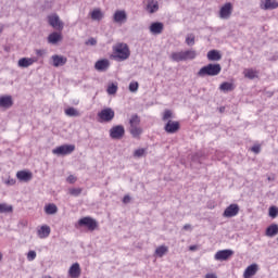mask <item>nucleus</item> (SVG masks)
Wrapping results in <instances>:
<instances>
[{
  "label": "nucleus",
  "mask_w": 278,
  "mask_h": 278,
  "mask_svg": "<svg viewBox=\"0 0 278 278\" xmlns=\"http://www.w3.org/2000/svg\"><path fill=\"white\" fill-rule=\"evenodd\" d=\"M113 58L117 62H125V60H129V55H131V51H129V46L123 42L113 46Z\"/></svg>",
  "instance_id": "obj_1"
},
{
  "label": "nucleus",
  "mask_w": 278,
  "mask_h": 278,
  "mask_svg": "<svg viewBox=\"0 0 278 278\" xmlns=\"http://www.w3.org/2000/svg\"><path fill=\"white\" fill-rule=\"evenodd\" d=\"M223 71V66L218 63H210L198 72V77H216L217 75H220V72Z\"/></svg>",
  "instance_id": "obj_2"
},
{
  "label": "nucleus",
  "mask_w": 278,
  "mask_h": 278,
  "mask_svg": "<svg viewBox=\"0 0 278 278\" xmlns=\"http://www.w3.org/2000/svg\"><path fill=\"white\" fill-rule=\"evenodd\" d=\"M197 58V52L193 49L180 51V52H173L170 54V60L173 62H187V60H194Z\"/></svg>",
  "instance_id": "obj_3"
},
{
  "label": "nucleus",
  "mask_w": 278,
  "mask_h": 278,
  "mask_svg": "<svg viewBox=\"0 0 278 278\" xmlns=\"http://www.w3.org/2000/svg\"><path fill=\"white\" fill-rule=\"evenodd\" d=\"M129 134L132 138H140L142 135V128L140 127V117L135 114L129 119Z\"/></svg>",
  "instance_id": "obj_4"
},
{
  "label": "nucleus",
  "mask_w": 278,
  "mask_h": 278,
  "mask_svg": "<svg viewBox=\"0 0 278 278\" xmlns=\"http://www.w3.org/2000/svg\"><path fill=\"white\" fill-rule=\"evenodd\" d=\"M79 227H87L89 231H94L99 227V223L92 217H83L78 220Z\"/></svg>",
  "instance_id": "obj_5"
},
{
  "label": "nucleus",
  "mask_w": 278,
  "mask_h": 278,
  "mask_svg": "<svg viewBox=\"0 0 278 278\" xmlns=\"http://www.w3.org/2000/svg\"><path fill=\"white\" fill-rule=\"evenodd\" d=\"M232 13L233 4H231V2L225 3L219 10V18H222V21H229Z\"/></svg>",
  "instance_id": "obj_6"
},
{
  "label": "nucleus",
  "mask_w": 278,
  "mask_h": 278,
  "mask_svg": "<svg viewBox=\"0 0 278 278\" xmlns=\"http://www.w3.org/2000/svg\"><path fill=\"white\" fill-rule=\"evenodd\" d=\"M114 116H115L114 110H112L111 108H106L98 113L100 123H110L114 121Z\"/></svg>",
  "instance_id": "obj_7"
},
{
  "label": "nucleus",
  "mask_w": 278,
  "mask_h": 278,
  "mask_svg": "<svg viewBox=\"0 0 278 278\" xmlns=\"http://www.w3.org/2000/svg\"><path fill=\"white\" fill-rule=\"evenodd\" d=\"M75 151V146L63 144L52 150L53 155H71Z\"/></svg>",
  "instance_id": "obj_8"
},
{
  "label": "nucleus",
  "mask_w": 278,
  "mask_h": 278,
  "mask_svg": "<svg viewBox=\"0 0 278 278\" xmlns=\"http://www.w3.org/2000/svg\"><path fill=\"white\" fill-rule=\"evenodd\" d=\"M112 140H121L125 136V127L123 125L113 126L110 129Z\"/></svg>",
  "instance_id": "obj_9"
},
{
  "label": "nucleus",
  "mask_w": 278,
  "mask_h": 278,
  "mask_svg": "<svg viewBox=\"0 0 278 278\" xmlns=\"http://www.w3.org/2000/svg\"><path fill=\"white\" fill-rule=\"evenodd\" d=\"M240 206L238 204H230L223 213L224 218H233L238 216Z\"/></svg>",
  "instance_id": "obj_10"
},
{
  "label": "nucleus",
  "mask_w": 278,
  "mask_h": 278,
  "mask_svg": "<svg viewBox=\"0 0 278 278\" xmlns=\"http://www.w3.org/2000/svg\"><path fill=\"white\" fill-rule=\"evenodd\" d=\"M233 255V250H219L216 252L214 258L216 262H227Z\"/></svg>",
  "instance_id": "obj_11"
},
{
  "label": "nucleus",
  "mask_w": 278,
  "mask_h": 278,
  "mask_svg": "<svg viewBox=\"0 0 278 278\" xmlns=\"http://www.w3.org/2000/svg\"><path fill=\"white\" fill-rule=\"evenodd\" d=\"M48 21L49 25L54 29H64V24L60 21V16H58V14L49 15Z\"/></svg>",
  "instance_id": "obj_12"
},
{
  "label": "nucleus",
  "mask_w": 278,
  "mask_h": 278,
  "mask_svg": "<svg viewBox=\"0 0 278 278\" xmlns=\"http://www.w3.org/2000/svg\"><path fill=\"white\" fill-rule=\"evenodd\" d=\"M164 130L166 134H177L179 131V122L170 121L166 123Z\"/></svg>",
  "instance_id": "obj_13"
},
{
  "label": "nucleus",
  "mask_w": 278,
  "mask_h": 278,
  "mask_svg": "<svg viewBox=\"0 0 278 278\" xmlns=\"http://www.w3.org/2000/svg\"><path fill=\"white\" fill-rule=\"evenodd\" d=\"M51 60H52V66H54L55 68L60 66H64L66 62H68V59H66V56L58 55V54L52 55Z\"/></svg>",
  "instance_id": "obj_14"
},
{
  "label": "nucleus",
  "mask_w": 278,
  "mask_h": 278,
  "mask_svg": "<svg viewBox=\"0 0 278 278\" xmlns=\"http://www.w3.org/2000/svg\"><path fill=\"white\" fill-rule=\"evenodd\" d=\"M35 62H38V59H36V58H22V59L18 60L17 66H20V68H29V66H31V64H35Z\"/></svg>",
  "instance_id": "obj_15"
},
{
  "label": "nucleus",
  "mask_w": 278,
  "mask_h": 278,
  "mask_svg": "<svg viewBox=\"0 0 278 278\" xmlns=\"http://www.w3.org/2000/svg\"><path fill=\"white\" fill-rule=\"evenodd\" d=\"M16 177L20 181L27 184V181H31V179H34V174L29 170H20L16 173Z\"/></svg>",
  "instance_id": "obj_16"
},
{
  "label": "nucleus",
  "mask_w": 278,
  "mask_h": 278,
  "mask_svg": "<svg viewBox=\"0 0 278 278\" xmlns=\"http://www.w3.org/2000/svg\"><path fill=\"white\" fill-rule=\"evenodd\" d=\"M14 105V100H12V96H2L0 97V108L4 110H10Z\"/></svg>",
  "instance_id": "obj_17"
},
{
  "label": "nucleus",
  "mask_w": 278,
  "mask_h": 278,
  "mask_svg": "<svg viewBox=\"0 0 278 278\" xmlns=\"http://www.w3.org/2000/svg\"><path fill=\"white\" fill-rule=\"evenodd\" d=\"M260 8L261 10H277L278 2L273 0H262Z\"/></svg>",
  "instance_id": "obj_18"
},
{
  "label": "nucleus",
  "mask_w": 278,
  "mask_h": 278,
  "mask_svg": "<svg viewBox=\"0 0 278 278\" xmlns=\"http://www.w3.org/2000/svg\"><path fill=\"white\" fill-rule=\"evenodd\" d=\"M96 71H99L100 73L105 72L108 68H110V61L108 59H102L96 62L94 64Z\"/></svg>",
  "instance_id": "obj_19"
},
{
  "label": "nucleus",
  "mask_w": 278,
  "mask_h": 278,
  "mask_svg": "<svg viewBox=\"0 0 278 278\" xmlns=\"http://www.w3.org/2000/svg\"><path fill=\"white\" fill-rule=\"evenodd\" d=\"M257 270H260V266H257V264L254 263L245 268V270L243 273V277L251 278V277L257 275Z\"/></svg>",
  "instance_id": "obj_20"
},
{
  "label": "nucleus",
  "mask_w": 278,
  "mask_h": 278,
  "mask_svg": "<svg viewBox=\"0 0 278 278\" xmlns=\"http://www.w3.org/2000/svg\"><path fill=\"white\" fill-rule=\"evenodd\" d=\"M68 275L72 278H79L81 276V267L79 266V263H74L70 267Z\"/></svg>",
  "instance_id": "obj_21"
},
{
  "label": "nucleus",
  "mask_w": 278,
  "mask_h": 278,
  "mask_svg": "<svg viewBox=\"0 0 278 278\" xmlns=\"http://www.w3.org/2000/svg\"><path fill=\"white\" fill-rule=\"evenodd\" d=\"M150 31L154 36H159V34H162L164 31V24L162 22H154L150 25Z\"/></svg>",
  "instance_id": "obj_22"
},
{
  "label": "nucleus",
  "mask_w": 278,
  "mask_h": 278,
  "mask_svg": "<svg viewBox=\"0 0 278 278\" xmlns=\"http://www.w3.org/2000/svg\"><path fill=\"white\" fill-rule=\"evenodd\" d=\"M114 23H126L127 22V12L118 10L113 15Z\"/></svg>",
  "instance_id": "obj_23"
},
{
  "label": "nucleus",
  "mask_w": 278,
  "mask_h": 278,
  "mask_svg": "<svg viewBox=\"0 0 278 278\" xmlns=\"http://www.w3.org/2000/svg\"><path fill=\"white\" fill-rule=\"evenodd\" d=\"M50 235H51V227H49L48 225H43L40 227V229L37 230L38 238H41V239L49 238Z\"/></svg>",
  "instance_id": "obj_24"
},
{
  "label": "nucleus",
  "mask_w": 278,
  "mask_h": 278,
  "mask_svg": "<svg viewBox=\"0 0 278 278\" xmlns=\"http://www.w3.org/2000/svg\"><path fill=\"white\" fill-rule=\"evenodd\" d=\"M157 10H160V4L157 3V1H155V0L148 1L147 11L150 14H155V12H157Z\"/></svg>",
  "instance_id": "obj_25"
},
{
  "label": "nucleus",
  "mask_w": 278,
  "mask_h": 278,
  "mask_svg": "<svg viewBox=\"0 0 278 278\" xmlns=\"http://www.w3.org/2000/svg\"><path fill=\"white\" fill-rule=\"evenodd\" d=\"M222 58L223 55H220V52L217 50H211L207 52V60H210V62H218Z\"/></svg>",
  "instance_id": "obj_26"
},
{
  "label": "nucleus",
  "mask_w": 278,
  "mask_h": 278,
  "mask_svg": "<svg viewBox=\"0 0 278 278\" xmlns=\"http://www.w3.org/2000/svg\"><path fill=\"white\" fill-rule=\"evenodd\" d=\"M60 40H62V34L60 33L54 31L48 36V42L50 45H58Z\"/></svg>",
  "instance_id": "obj_27"
},
{
  "label": "nucleus",
  "mask_w": 278,
  "mask_h": 278,
  "mask_svg": "<svg viewBox=\"0 0 278 278\" xmlns=\"http://www.w3.org/2000/svg\"><path fill=\"white\" fill-rule=\"evenodd\" d=\"M45 213L49 216H53V214H58V205L50 203L45 206Z\"/></svg>",
  "instance_id": "obj_28"
},
{
  "label": "nucleus",
  "mask_w": 278,
  "mask_h": 278,
  "mask_svg": "<svg viewBox=\"0 0 278 278\" xmlns=\"http://www.w3.org/2000/svg\"><path fill=\"white\" fill-rule=\"evenodd\" d=\"M277 233H278V225H276V224L270 225L266 229V236L268 238H275V236H277Z\"/></svg>",
  "instance_id": "obj_29"
},
{
  "label": "nucleus",
  "mask_w": 278,
  "mask_h": 278,
  "mask_svg": "<svg viewBox=\"0 0 278 278\" xmlns=\"http://www.w3.org/2000/svg\"><path fill=\"white\" fill-rule=\"evenodd\" d=\"M166 253H168V247L160 245L159 248H156L154 255L156 257H164V255H166Z\"/></svg>",
  "instance_id": "obj_30"
},
{
  "label": "nucleus",
  "mask_w": 278,
  "mask_h": 278,
  "mask_svg": "<svg viewBox=\"0 0 278 278\" xmlns=\"http://www.w3.org/2000/svg\"><path fill=\"white\" fill-rule=\"evenodd\" d=\"M91 20L92 21H102L103 20V12L100 11V9H94L90 13Z\"/></svg>",
  "instance_id": "obj_31"
},
{
  "label": "nucleus",
  "mask_w": 278,
  "mask_h": 278,
  "mask_svg": "<svg viewBox=\"0 0 278 278\" xmlns=\"http://www.w3.org/2000/svg\"><path fill=\"white\" fill-rule=\"evenodd\" d=\"M243 75L244 77H247L248 79H255V77H257V72L254 71L253 68H245L243 71Z\"/></svg>",
  "instance_id": "obj_32"
},
{
  "label": "nucleus",
  "mask_w": 278,
  "mask_h": 278,
  "mask_svg": "<svg viewBox=\"0 0 278 278\" xmlns=\"http://www.w3.org/2000/svg\"><path fill=\"white\" fill-rule=\"evenodd\" d=\"M13 207L10 204L1 203L0 204V214H12Z\"/></svg>",
  "instance_id": "obj_33"
},
{
  "label": "nucleus",
  "mask_w": 278,
  "mask_h": 278,
  "mask_svg": "<svg viewBox=\"0 0 278 278\" xmlns=\"http://www.w3.org/2000/svg\"><path fill=\"white\" fill-rule=\"evenodd\" d=\"M219 90H222V92H231L233 90V84L231 83H223L219 86Z\"/></svg>",
  "instance_id": "obj_34"
},
{
  "label": "nucleus",
  "mask_w": 278,
  "mask_h": 278,
  "mask_svg": "<svg viewBox=\"0 0 278 278\" xmlns=\"http://www.w3.org/2000/svg\"><path fill=\"white\" fill-rule=\"evenodd\" d=\"M65 114L66 116H71V117H77V116H81V114L79 113V111H77V109L75 108H68L65 110Z\"/></svg>",
  "instance_id": "obj_35"
},
{
  "label": "nucleus",
  "mask_w": 278,
  "mask_h": 278,
  "mask_svg": "<svg viewBox=\"0 0 278 278\" xmlns=\"http://www.w3.org/2000/svg\"><path fill=\"white\" fill-rule=\"evenodd\" d=\"M194 42H195V37H194V35H193V34L187 35V37H186V45H187L188 47H194Z\"/></svg>",
  "instance_id": "obj_36"
},
{
  "label": "nucleus",
  "mask_w": 278,
  "mask_h": 278,
  "mask_svg": "<svg viewBox=\"0 0 278 278\" xmlns=\"http://www.w3.org/2000/svg\"><path fill=\"white\" fill-rule=\"evenodd\" d=\"M81 192H84V189H81V188H70L68 189V194H71L72 197H79V194H81Z\"/></svg>",
  "instance_id": "obj_37"
},
{
  "label": "nucleus",
  "mask_w": 278,
  "mask_h": 278,
  "mask_svg": "<svg viewBox=\"0 0 278 278\" xmlns=\"http://www.w3.org/2000/svg\"><path fill=\"white\" fill-rule=\"evenodd\" d=\"M144 155H147V149L144 148L135 150L134 152V157H144Z\"/></svg>",
  "instance_id": "obj_38"
},
{
  "label": "nucleus",
  "mask_w": 278,
  "mask_h": 278,
  "mask_svg": "<svg viewBox=\"0 0 278 278\" xmlns=\"http://www.w3.org/2000/svg\"><path fill=\"white\" fill-rule=\"evenodd\" d=\"M117 91H118V86L114 84L109 85L106 89L108 94H116Z\"/></svg>",
  "instance_id": "obj_39"
},
{
  "label": "nucleus",
  "mask_w": 278,
  "mask_h": 278,
  "mask_svg": "<svg viewBox=\"0 0 278 278\" xmlns=\"http://www.w3.org/2000/svg\"><path fill=\"white\" fill-rule=\"evenodd\" d=\"M170 118H173V111L165 110L163 113L162 121L166 122V121H170Z\"/></svg>",
  "instance_id": "obj_40"
},
{
  "label": "nucleus",
  "mask_w": 278,
  "mask_h": 278,
  "mask_svg": "<svg viewBox=\"0 0 278 278\" xmlns=\"http://www.w3.org/2000/svg\"><path fill=\"white\" fill-rule=\"evenodd\" d=\"M139 84H138V81H132V83H130L129 84V91L130 92H138V88H139Z\"/></svg>",
  "instance_id": "obj_41"
},
{
  "label": "nucleus",
  "mask_w": 278,
  "mask_h": 278,
  "mask_svg": "<svg viewBox=\"0 0 278 278\" xmlns=\"http://www.w3.org/2000/svg\"><path fill=\"white\" fill-rule=\"evenodd\" d=\"M277 214H278V208L277 206H270L269 207V216L271 218H277Z\"/></svg>",
  "instance_id": "obj_42"
},
{
  "label": "nucleus",
  "mask_w": 278,
  "mask_h": 278,
  "mask_svg": "<svg viewBox=\"0 0 278 278\" xmlns=\"http://www.w3.org/2000/svg\"><path fill=\"white\" fill-rule=\"evenodd\" d=\"M27 260L28 262H34L36 260V251L31 250L27 253Z\"/></svg>",
  "instance_id": "obj_43"
},
{
  "label": "nucleus",
  "mask_w": 278,
  "mask_h": 278,
  "mask_svg": "<svg viewBox=\"0 0 278 278\" xmlns=\"http://www.w3.org/2000/svg\"><path fill=\"white\" fill-rule=\"evenodd\" d=\"M85 45L90 46V47H94V46L97 45V39H94V38H89V39L85 42Z\"/></svg>",
  "instance_id": "obj_44"
},
{
  "label": "nucleus",
  "mask_w": 278,
  "mask_h": 278,
  "mask_svg": "<svg viewBox=\"0 0 278 278\" xmlns=\"http://www.w3.org/2000/svg\"><path fill=\"white\" fill-rule=\"evenodd\" d=\"M66 181L67 184H75V181H77V177L73 176V175H70L67 178H66Z\"/></svg>",
  "instance_id": "obj_45"
},
{
  "label": "nucleus",
  "mask_w": 278,
  "mask_h": 278,
  "mask_svg": "<svg viewBox=\"0 0 278 278\" xmlns=\"http://www.w3.org/2000/svg\"><path fill=\"white\" fill-rule=\"evenodd\" d=\"M251 151L257 154L262 151V148L260 146H254L251 148Z\"/></svg>",
  "instance_id": "obj_46"
},
{
  "label": "nucleus",
  "mask_w": 278,
  "mask_h": 278,
  "mask_svg": "<svg viewBox=\"0 0 278 278\" xmlns=\"http://www.w3.org/2000/svg\"><path fill=\"white\" fill-rule=\"evenodd\" d=\"M36 55H39V58H42V55H47V50H36Z\"/></svg>",
  "instance_id": "obj_47"
},
{
  "label": "nucleus",
  "mask_w": 278,
  "mask_h": 278,
  "mask_svg": "<svg viewBox=\"0 0 278 278\" xmlns=\"http://www.w3.org/2000/svg\"><path fill=\"white\" fill-rule=\"evenodd\" d=\"M130 202H131V197L125 195V197L123 198V203L127 204V203H130Z\"/></svg>",
  "instance_id": "obj_48"
},
{
  "label": "nucleus",
  "mask_w": 278,
  "mask_h": 278,
  "mask_svg": "<svg viewBox=\"0 0 278 278\" xmlns=\"http://www.w3.org/2000/svg\"><path fill=\"white\" fill-rule=\"evenodd\" d=\"M7 186H14V184H16L15 179H9L5 181Z\"/></svg>",
  "instance_id": "obj_49"
},
{
  "label": "nucleus",
  "mask_w": 278,
  "mask_h": 278,
  "mask_svg": "<svg viewBox=\"0 0 278 278\" xmlns=\"http://www.w3.org/2000/svg\"><path fill=\"white\" fill-rule=\"evenodd\" d=\"M184 229H185V231H192V225L186 224V225L184 226Z\"/></svg>",
  "instance_id": "obj_50"
},
{
  "label": "nucleus",
  "mask_w": 278,
  "mask_h": 278,
  "mask_svg": "<svg viewBox=\"0 0 278 278\" xmlns=\"http://www.w3.org/2000/svg\"><path fill=\"white\" fill-rule=\"evenodd\" d=\"M205 278H218L215 274H206Z\"/></svg>",
  "instance_id": "obj_51"
},
{
  "label": "nucleus",
  "mask_w": 278,
  "mask_h": 278,
  "mask_svg": "<svg viewBox=\"0 0 278 278\" xmlns=\"http://www.w3.org/2000/svg\"><path fill=\"white\" fill-rule=\"evenodd\" d=\"M189 251H197V245H190Z\"/></svg>",
  "instance_id": "obj_52"
},
{
  "label": "nucleus",
  "mask_w": 278,
  "mask_h": 278,
  "mask_svg": "<svg viewBox=\"0 0 278 278\" xmlns=\"http://www.w3.org/2000/svg\"><path fill=\"white\" fill-rule=\"evenodd\" d=\"M0 34H3V25H0Z\"/></svg>",
  "instance_id": "obj_53"
},
{
  "label": "nucleus",
  "mask_w": 278,
  "mask_h": 278,
  "mask_svg": "<svg viewBox=\"0 0 278 278\" xmlns=\"http://www.w3.org/2000/svg\"><path fill=\"white\" fill-rule=\"evenodd\" d=\"M3 260V254L0 252V262Z\"/></svg>",
  "instance_id": "obj_54"
},
{
  "label": "nucleus",
  "mask_w": 278,
  "mask_h": 278,
  "mask_svg": "<svg viewBox=\"0 0 278 278\" xmlns=\"http://www.w3.org/2000/svg\"><path fill=\"white\" fill-rule=\"evenodd\" d=\"M267 179H268V181H271V178H270V177H268Z\"/></svg>",
  "instance_id": "obj_55"
}]
</instances>
